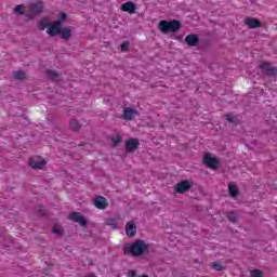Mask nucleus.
<instances>
[{
    "label": "nucleus",
    "mask_w": 277,
    "mask_h": 277,
    "mask_svg": "<svg viewBox=\"0 0 277 277\" xmlns=\"http://www.w3.org/2000/svg\"><path fill=\"white\" fill-rule=\"evenodd\" d=\"M123 250L126 254H132V256H142V254H148V250H150V245L146 243V241L138 239L131 245L123 246Z\"/></svg>",
    "instance_id": "f257e3e1"
},
{
    "label": "nucleus",
    "mask_w": 277,
    "mask_h": 277,
    "mask_svg": "<svg viewBox=\"0 0 277 277\" xmlns=\"http://www.w3.org/2000/svg\"><path fill=\"white\" fill-rule=\"evenodd\" d=\"M181 22L177 19L173 21H166L162 19L158 23V29L161 31V34H176L181 31Z\"/></svg>",
    "instance_id": "f03ea898"
},
{
    "label": "nucleus",
    "mask_w": 277,
    "mask_h": 277,
    "mask_svg": "<svg viewBox=\"0 0 277 277\" xmlns=\"http://www.w3.org/2000/svg\"><path fill=\"white\" fill-rule=\"evenodd\" d=\"M44 12V2L39 0L37 2H31L28 6V13H26L27 18H36V16H40Z\"/></svg>",
    "instance_id": "7ed1b4c3"
},
{
    "label": "nucleus",
    "mask_w": 277,
    "mask_h": 277,
    "mask_svg": "<svg viewBox=\"0 0 277 277\" xmlns=\"http://www.w3.org/2000/svg\"><path fill=\"white\" fill-rule=\"evenodd\" d=\"M259 67L266 77H277V67L272 66V63L264 62Z\"/></svg>",
    "instance_id": "20e7f679"
},
{
    "label": "nucleus",
    "mask_w": 277,
    "mask_h": 277,
    "mask_svg": "<svg viewBox=\"0 0 277 277\" xmlns=\"http://www.w3.org/2000/svg\"><path fill=\"white\" fill-rule=\"evenodd\" d=\"M194 182L192 180H184L175 185L176 194H186L189 189H192Z\"/></svg>",
    "instance_id": "39448f33"
},
{
    "label": "nucleus",
    "mask_w": 277,
    "mask_h": 277,
    "mask_svg": "<svg viewBox=\"0 0 277 277\" xmlns=\"http://www.w3.org/2000/svg\"><path fill=\"white\" fill-rule=\"evenodd\" d=\"M29 166L34 170H42L44 168V166H47V161L44 159H42L41 157L36 156V157L30 158Z\"/></svg>",
    "instance_id": "423d86ee"
},
{
    "label": "nucleus",
    "mask_w": 277,
    "mask_h": 277,
    "mask_svg": "<svg viewBox=\"0 0 277 277\" xmlns=\"http://www.w3.org/2000/svg\"><path fill=\"white\" fill-rule=\"evenodd\" d=\"M93 205L94 207H96V209L105 210L109 207V201H107V198L101 195H97L93 200Z\"/></svg>",
    "instance_id": "0eeeda50"
},
{
    "label": "nucleus",
    "mask_w": 277,
    "mask_h": 277,
    "mask_svg": "<svg viewBox=\"0 0 277 277\" xmlns=\"http://www.w3.org/2000/svg\"><path fill=\"white\" fill-rule=\"evenodd\" d=\"M203 163L212 170H217V168H220V160L211 157L209 154L203 157Z\"/></svg>",
    "instance_id": "6e6552de"
},
{
    "label": "nucleus",
    "mask_w": 277,
    "mask_h": 277,
    "mask_svg": "<svg viewBox=\"0 0 277 277\" xmlns=\"http://www.w3.org/2000/svg\"><path fill=\"white\" fill-rule=\"evenodd\" d=\"M69 220L76 222V224H80V226H88V220H85V216L81 215L79 212H71L69 214Z\"/></svg>",
    "instance_id": "1a4fd4ad"
},
{
    "label": "nucleus",
    "mask_w": 277,
    "mask_h": 277,
    "mask_svg": "<svg viewBox=\"0 0 277 277\" xmlns=\"http://www.w3.org/2000/svg\"><path fill=\"white\" fill-rule=\"evenodd\" d=\"M140 148V140L129 138L126 141V153H135Z\"/></svg>",
    "instance_id": "9d476101"
},
{
    "label": "nucleus",
    "mask_w": 277,
    "mask_h": 277,
    "mask_svg": "<svg viewBox=\"0 0 277 277\" xmlns=\"http://www.w3.org/2000/svg\"><path fill=\"white\" fill-rule=\"evenodd\" d=\"M137 234V226L135 225V222L129 221L126 225V235L128 237H135Z\"/></svg>",
    "instance_id": "9b49d317"
},
{
    "label": "nucleus",
    "mask_w": 277,
    "mask_h": 277,
    "mask_svg": "<svg viewBox=\"0 0 277 277\" xmlns=\"http://www.w3.org/2000/svg\"><path fill=\"white\" fill-rule=\"evenodd\" d=\"M184 42H186L188 47H198L200 38H198V35L190 34L185 37Z\"/></svg>",
    "instance_id": "f8f14e48"
},
{
    "label": "nucleus",
    "mask_w": 277,
    "mask_h": 277,
    "mask_svg": "<svg viewBox=\"0 0 277 277\" xmlns=\"http://www.w3.org/2000/svg\"><path fill=\"white\" fill-rule=\"evenodd\" d=\"M122 12H128V14H135L137 11V5H135L133 2L129 1L121 5Z\"/></svg>",
    "instance_id": "ddd939ff"
},
{
    "label": "nucleus",
    "mask_w": 277,
    "mask_h": 277,
    "mask_svg": "<svg viewBox=\"0 0 277 277\" xmlns=\"http://www.w3.org/2000/svg\"><path fill=\"white\" fill-rule=\"evenodd\" d=\"M245 25H248L249 29H258V27H261V21L254 17H246Z\"/></svg>",
    "instance_id": "4468645a"
},
{
    "label": "nucleus",
    "mask_w": 277,
    "mask_h": 277,
    "mask_svg": "<svg viewBox=\"0 0 277 277\" xmlns=\"http://www.w3.org/2000/svg\"><path fill=\"white\" fill-rule=\"evenodd\" d=\"M137 116V111L131 107L124 108L123 110V119L124 120H133V117Z\"/></svg>",
    "instance_id": "2eb2a0df"
},
{
    "label": "nucleus",
    "mask_w": 277,
    "mask_h": 277,
    "mask_svg": "<svg viewBox=\"0 0 277 277\" xmlns=\"http://www.w3.org/2000/svg\"><path fill=\"white\" fill-rule=\"evenodd\" d=\"M47 34L51 36V38H55L58 34H62V29L57 28L56 26L50 24L47 30Z\"/></svg>",
    "instance_id": "dca6fc26"
},
{
    "label": "nucleus",
    "mask_w": 277,
    "mask_h": 277,
    "mask_svg": "<svg viewBox=\"0 0 277 277\" xmlns=\"http://www.w3.org/2000/svg\"><path fill=\"white\" fill-rule=\"evenodd\" d=\"M228 192L232 198H237L239 196V187H237L235 184L228 185Z\"/></svg>",
    "instance_id": "f3484780"
},
{
    "label": "nucleus",
    "mask_w": 277,
    "mask_h": 277,
    "mask_svg": "<svg viewBox=\"0 0 277 277\" xmlns=\"http://www.w3.org/2000/svg\"><path fill=\"white\" fill-rule=\"evenodd\" d=\"M71 37H72V30L70 28L61 29V38L63 40H70Z\"/></svg>",
    "instance_id": "a211bd4d"
},
{
    "label": "nucleus",
    "mask_w": 277,
    "mask_h": 277,
    "mask_svg": "<svg viewBox=\"0 0 277 277\" xmlns=\"http://www.w3.org/2000/svg\"><path fill=\"white\" fill-rule=\"evenodd\" d=\"M224 118L229 124H238L237 117L233 116V113L225 114Z\"/></svg>",
    "instance_id": "6ab92c4d"
},
{
    "label": "nucleus",
    "mask_w": 277,
    "mask_h": 277,
    "mask_svg": "<svg viewBox=\"0 0 277 277\" xmlns=\"http://www.w3.org/2000/svg\"><path fill=\"white\" fill-rule=\"evenodd\" d=\"M45 75H47V77H49V79H51L52 81H55V80L58 79V77H60V74H57V71L51 70V69H48V70L45 71Z\"/></svg>",
    "instance_id": "aec40b11"
},
{
    "label": "nucleus",
    "mask_w": 277,
    "mask_h": 277,
    "mask_svg": "<svg viewBox=\"0 0 277 277\" xmlns=\"http://www.w3.org/2000/svg\"><path fill=\"white\" fill-rule=\"evenodd\" d=\"M69 128L71 131H79V129H81V124L77 119H71L69 122Z\"/></svg>",
    "instance_id": "412c9836"
},
{
    "label": "nucleus",
    "mask_w": 277,
    "mask_h": 277,
    "mask_svg": "<svg viewBox=\"0 0 277 277\" xmlns=\"http://www.w3.org/2000/svg\"><path fill=\"white\" fill-rule=\"evenodd\" d=\"M13 75H14V79H16V81H23V79H25L27 77V74H25V71H23V70H17Z\"/></svg>",
    "instance_id": "4be33fe9"
},
{
    "label": "nucleus",
    "mask_w": 277,
    "mask_h": 277,
    "mask_svg": "<svg viewBox=\"0 0 277 277\" xmlns=\"http://www.w3.org/2000/svg\"><path fill=\"white\" fill-rule=\"evenodd\" d=\"M227 220H229V222H232L233 224H237V220H238V216H237V212H228L227 215H226Z\"/></svg>",
    "instance_id": "5701e85b"
},
{
    "label": "nucleus",
    "mask_w": 277,
    "mask_h": 277,
    "mask_svg": "<svg viewBox=\"0 0 277 277\" xmlns=\"http://www.w3.org/2000/svg\"><path fill=\"white\" fill-rule=\"evenodd\" d=\"M13 12H15V14H18V16H23L25 14V5L23 4H18L13 9Z\"/></svg>",
    "instance_id": "b1692460"
},
{
    "label": "nucleus",
    "mask_w": 277,
    "mask_h": 277,
    "mask_svg": "<svg viewBox=\"0 0 277 277\" xmlns=\"http://www.w3.org/2000/svg\"><path fill=\"white\" fill-rule=\"evenodd\" d=\"M113 146L116 148V146L120 145L122 143V136L117 135L111 137Z\"/></svg>",
    "instance_id": "393cba45"
},
{
    "label": "nucleus",
    "mask_w": 277,
    "mask_h": 277,
    "mask_svg": "<svg viewBox=\"0 0 277 277\" xmlns=\"http://www.w3.org/2000/svg\"><path fill=\"white\" fill-rule=\"evenodd\" d=\"M107 226H111V228L116 229L118 228V223L116 222V219H108L106 221Z\"/></svg>",
    "instance_id": "a878e982"
},
{
    "label": "nucleus",
    "mask_w": 277,
    "mask_h": 277,
    "mask_svg": "<svg viewBox=\"0 0 277 277\" xmlns=\"http://www.w3.org/2000/svg\"><path fill=\"white\" fill-rule=\"evenodd\" d=\"M251 273V277H263V272L261 269H253L250 272Z\"/></svg>",
    "instance_id": "bb28decb"
},
{
    "label": "nucleus",
    "mask_w": 277,
    "mask_h": 277,
    "mask_svg": "<svg viewBox=\"0 0 277 277\" xmlns=\"http://www.w3.org/2000/svg\"><path fill=\"white\" fill-rule=\"evenodd\" d=\"M212 267L215 269V272H222V269H224V266H222L220 262H213Z\"/></svg>",
    "instance_id": "cd10ccee"
},
{
    "label": "nucleus",
    "mask_w": 277,
    "mask_h": 277,
    "mask_svg": "<svg viewBox=\"0 0 277 277\" xmlns=\"http://www.w3.org/2000/svg\"><path fill=\"white\" fill-rule=\"evenodd\" d=\"M120 47H121V51L123 53H127V51H129L130 43H129V41H124L123 43H121Z\"/></svg>",
    "instance_id": "c85d7f7f"
},
{
    "label": "nucleus",
    "mask_w": 277,
    "mask_h": 277,
    "mask_svg": "<svg viewBox=\"0 0 277 277\" xmlns=\"http://www.w3.org/2000/svg\"><path fill=\"white\" fill-rule=\"evenodd\" d=\"M66 18H68V15L62 12L58 16V22H62L64 24V21H66Z\"/></svg>",
    "instance_id": "c756f323"
},
{
    "label": "nucleus",
    "mask_w": 277,
    "mask_h": 277,
    "mask_svg": "<svg viewBox=\"0 0 277 277\" xmlns=\"http://www.w3.org/2000/svg\"><path fill=\"white\" fill-rule=\"evenodd\" d=\"M38 213H40V215H47V210H44V206L39 205Z\"/></svg>",
    "instance_id": "7c9ffc66"
},
{
    "label": "nucleus",
    "mask_w": 277,
    "mask_h": 277,
    "mask_svg": "<svg viewBox=\"0 0 277 277\" xmlns=\"http://www.w3.org/2000/svg\"><path fill=\"white\" fill-rule=\"evenodd\" d=\"M49 25H51V24H44V23L40 22L39 23V28H40L41 31H44L47 29V27L49 28Z\"/></svg>",
    "instance_id": "2f4dec72"
},
{
    "label": "nucleus",
    "mask_w": 277,
    "mask_h": 277,
    "mask_svg": "<svg viewBox=\"0 0 277 277\" xmlns=\"http://www.w3.org/2000/svg\"><path fill=\"white\" fill-rule=\"evenodd\" d=\"M54 27H57V29H62V25H64L62 22H58V19L57 21H55L53 24H52Z\"/></svg>",
    "instance_id": "473e14b6"
},
{
    "label": "nucleus",
    "mask_w": 277,
    "mask_h": 277,
    "mask_svg": "<svg viewBox=\"0 0 277 277\" xmlns=\"http://www.w3.org/2000/svg\"><path fill=\"white\" fill-rule=\"evenodd\" d=\"M135 276H137V273L135 271L128 272V277H135Z\"/></svg>",
    "instance_id": "72a5a7b5"
},
{
    "label": "nucleus",
    "mask_w": 277,
    "mask_h": 277,
    "mask_svg": "<svg viewBox=\"0 0 277 277\" xmlns=\"http://www.w3.org/2000/svg\"><path fill=\"white\" fill-rule=\"evenodd\" d=\"M53 233H55V234H61L62 230H61L60 228H57V227H54V228H53Z\"/></svg>",
    "instance_id": "f704fd0d"
}]
</instances>
